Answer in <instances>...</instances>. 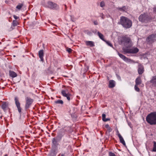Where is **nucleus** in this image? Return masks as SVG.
<instances>
[{"label":"nucleus","instance_id":"c9c22d12","mask_svg":"<svg viewBox=\"0 0 156 156\" xmlns=\"http://www.w3.org/2000/svg\"><path fill=\"white\" fill-rule=\"evenodd\" d=\"M94 24L95 25H98V22L97 21H95L94 22Z\"/></svg>","mask_w":156,"mask_h":156},{"label":"nucleus","instance_id":"6e6552de","mask_svg":"<svg viewBox=\"0 0 156 156\" xmlns=\"http://www.w3.org/2000/svg\"><path fill=\"white\" fill-rule=\"evenodd\" d=\"M61 94L64 97H66L69 101L70 100V97L71 96V95L68 92V90H62Z\"/></svg>","mask_w":156,"mask_h":156},{"label":"nucleus","instance_id":"7ed1b4c3","mask_svg":"<svg viewBox=\"0 0 156 156\" xmlns=\"http://www.w3.org/2000/svg\"><path fill=\"white\" fill-rule=\"evenodd\" d=\"M146 120L151 125H156V112H153L148 115L146 118Z\"/></svg>","mask_w":156,"mask_h":156},{"label":"nucleus","instance_id":"72a5a7b5","mask_svg":"<svg viewBox=\"0 0 156 156\" xmlns=\"http://www.w3.org/2000/svg\"><path fill=\"white\" fill-rule=\"evenodd\" d=\"M107 43V44L109 46H111V47H112V44L109 42V41H107L106 42Z\"/></svg>","mask_w":156,"mask_h":156},{"label":"nucleus","instance_id":"e433bc0d","mask_svg":"<svg viewBox=\"0 0 156 156\" xmlns=\"http://www.w3.org/2000/svg\"><path fill=\"white\" fill-rule=\"evenodd\" d=\"M105 128H106L107 129H108L109 127H110L108 124H106V125H105Z\"/></svg>","mask_w":156,"mask_h":156},{"label":"nucleus","instance_id":"7c9ffc66","mask_svg":"<svg viewBox=\"0 0 156 156\" xmlns=\"http://www.w3.org/2000/svg\"><path fill=\"white\" fill-rule=\"evenodd\" d=\"M105 5V3L103 1H102L100 3V6L101 7H104Z\"/></svg>","mask_w":156,"mask_h":156},{"label":"nucleus","instance_id":"20e7f679","mask_svg":"<svg viewBox=\"0 0 156 156\" xmlns=\"http://www.w3.org/2000/svg\"><path fill=\"white\" fill-rule=\"evenodd\" d=\"M139 20L142 23H147L150 22L151 20V18L147 14L144 13L140 16Z\"/></svg>","mask_w":156,"mask_h":156},{"label":"nucleus","instance_id":"aec40b11","mask_svg":"<svg viewBox=\"0 0 156 156\" xmlns=\"http://www.w3.org/2000/svg\"><path fill=\"white\" fill-rule=\"evenodd\" d=\"M115 86V81L113 80L109 81V87L110 88L114 87Z\"/></svg>","mask_w":156,"mask_h":156},{"label":"nucleus","instance_id":"f3484780","mask_svg":"<svg viewBox=\"0 0 156 156\" xmlns=\"http://www.w3.org/2000/svg\"><path fill=\"white\" fill-rule=\"evenodd\" d=\"M135 84L136 85H139L142 83V81L141 78L140 76L138 77L135 80Z\"/></svg>","mask_w":156,"mask_h":156},{"label":"nucleus","instance_id":"423d86ee","mask_svg":"<svg viewBox=\"0 0 156 156\" xmlns=\"http://www.w3.org/2000/svg\"><path fill=\"white\" fill-rule=\"evenodd\" d=\"M25 100L26 104L25 108L26 110L30 108L34 101V100L30 97H27L25 98Z\"/></svg>","mask_w":156,"mask_h":156},{"label":"nucleus","instance_id":"473e14b6","mask_svg":"<svg viewBox=\"0 0 156 156\" xmlns=\"http://www.w3.org/2000/svg\"><path fill=\"white\" fill-rule=\"evenodd\" d=\"M109 156H116L115 154L112 152H109Z\"/></svg>","mask_w":156,"mask_h":156},{"label":"nucleus","instance_id":"79ce46f5","mask_svg":"<svg viewBox=\"0 0 156 156\" xmlns=\"http://www.w3.org/2000/svg\"><path fill=\"white\" fill-rule=\"evenodd\" d=\"M64 6H65V7L66 8H66H67V6L66 5H64Z\"/></svg>","mask_w":156,"mask_h":156},{"label":"nucleus","instance_id":"4be33fe9","mask_svg":"<svg viewBox=\"0 0 156 156\" xmlns=\"http://www.w3.org/2000/svg\"><path fill=\"white\" fill-rule=\"evenodd\" d=\"M9 75L10 76L13 78L16 77L17 76V74L15 72L11 71H9Z\"/></svg>","mask_w":156,"mask_h":156},{"label":"nucleus","instance_id":"a211bd4d","mask_svg":"<svg viewBox=\"0 0 156 156\" xmlns=\"http://www.w3.org/2000/svg\"><path fill=\"white\" fill-rule=\"evenodd\" d=\"M58 140L55 137L53 138L52 140V146L58 145L59 144L58 143Z\"/></svg>","mask_w":156,"mask_h":156},{"label":"nucleus","instance_id":"9d476101","mask_svg":"<svg viewBox=\"0 0 156 156\" xmlns=\"http://www.w3.org/2000/svg\"><path fill=\"white\" fill-rule=\"evenodd\" d=\"M64 134L65 133L63 129L61 130L58 133L57 135L55 138L58 140V141H60L61 140Z\"/></svg>","mask_w":156,"mask_h":156},{"label":"nucleus","instance_id":"6ab92c4d","mask_svg":"<svg viewBox=\"0 0 156 156\" xmlns=\"http://www.w3.org/2000/svg\"><path fill=\"white\" fill-rule=\"evenodd\" d=\"M118 137L119 138L120 142L122 143L123 145L125 146L126 145V144L125 141L123 138L120 134H118Z\"/></svg>","mask_w":156,"mask_h":156},{"label":"nucleus","instance_id":"0eeeda50","mask_svg":"<svg viewBox=\"0 0 156 156\" xmlns=\"http://www.w3.org/2000/svg\"><path fill=\"white\" fill-rule=\"evenodd\" d=\"M58 145L52 146L51 151L50 155L53 156H55L58 151Z\"/></svg>","mask_w":156,"mask_h":156},{"label":"nucleus","instance_id":"412c9836","mask_svg":"<svg viewBox=\"0 0 156 156\" xmlns=\"http://www.w3.org/2000/svg\"><path fill=\"white\" fill-rule=\"evenodd\" d=\"M151 83L154 86H156V76L153 77L152 80H151Z\"/></svg>","mask_w":156,"mask_h":156},{"label":"nucleus","instance_id":"f704fd0d","mask_svg":"<svg viewBox=\"0 0 156 156\" xmlns=\"http://www.w3.org/2000/svg\"><path fill=\"white\" fill-rule=\"evenodd\" d=\"M13 17L15 19V20H17L19 18V17H18L15 15H14L13 16Z\"/></svg>","mask_w":156,"mask_h":156},{"label":"nucleus","instance_id":"c756f323","mask_svg":"<svg viewBox=\"0 0 156 156\" xmlns=\"http://www.w3.org/2000/svg\"><path fill=\"white\" fill-rule=\"evenodd\" d=\"M138 86L137 85H135L134 86V89L136 91L139 92L140 91V89L138 87Z\"/></svg>","mask_w":156,"mask_h":156},{"label":"nucleus","instance_id":"a878e982","mask_svg":"<svg viewBox=\"0 0 156 156\" xmlns=\"http://www.w3.org/2000/svg\"><path fill=\"white\" fill-rule=\"evenodd\" d=\"M117 9L120 11L124 12L126 10V8L125 6H123L122 7H118Z\"/></svg>","mask_w":156,"mask_h":156},{"label":"nucleus","instance_id":"9b49d317","mask_svg":"<svg viewBox=\"0 0 156 156\" xmlns=\"http://www.w3.org/2000/svg\"><path fill=\"white\" fill-rule=\"evenodd\" d=\"M118 55L120 58L126 62H130L131 61H132L131 60L129 59L128 58L126 57L120 53L119 52L118 53Z\"/></svg>","mask_w":156,"mask_h":156},{"label":"nucleus","instance_id":"1a4fd4ad","mask_svg":"<svg viewBox=\"0 0 156 156\" xmlns=\"http://www.w3.org/2000/svg\"><path fill=\"white\" fill-rule=\"evenodd\" d=\"M15 103L17 108L18 111L20 113L21 112L22 108L20 107V104L19 101V99L17 97L15 98Z\"/></svg>","mask_w":156,"mask_h":156},{"label":"nucleus","instance_id":"58836bf2","mask_svg":"<svg viewBox=\"0 0 156 156\" xmlns=\"http://www.w3.org/2000/svg\"><path fill=\"white\" fill-rule=\"evenodd\" d=\"M101 15L102 16H101V17L103 19H104L105 18L104 15L102 13Z\"/></svg>","mask_w":156,"mask_h":156},{"label":"nucleus","instance_id":"2f4dec72","mask_svg":"<svg viewBox=\"0 0 156 156\" xmlns=\"http://www.w3.org/2000/svg\"><path fill=\"white\" fill-rule=\"evenodd\" d=\"M66 51L69 53H70L71 52L72 50L70 48H66Z\"/></svg>","mask_w":156,"mask_h":156},{"label":"nucleus","instance_id":"393cba45","mask_svg":"<svg viewBox=\"0 0 156 156\" xmlns=\"http://www.w3.org/2000/svg\"><path fill=\"white\" fill-rule=\"evenodd\" d=\"M98 36L99 37V38L101 39L103 41H105L104 39V36L102 34H101L99 32H98Z\"/></svg>","mask_w":156,"mask_h":156},{"label":"nucleus","instance_id":"f8f14e48","mask_svg":"<svg viewBox=\"0 0 156 156\" xmlns=\"http://www.w3.org/2000/svg\"><path fill=\"white\" fill-rule=\"evenodd\" d=\"M155 37L154 35L152 34L150 35L147 39V41L150 43H152L155 40Z\"/></svg>","mask_w":156,"mask_h":156},{"label":"nucleus","instance_id":"bb28decb","mask_svg":"<svg viewBox=\"0 0 156 156\" xmlns=\"http://www.w3.org/2000/svg\"><path fill=\"white\" fill-rule=\"evenodd\" d=\"M151 151L152 152H156V142L155 141L153 142V147Z\"/></svg>","mask_w":156,"mask_h":156},{"label":"nucleus","instance_id":"39448f33","mask_svg":"<svg viewBox=\"0 0 156 156\" xmlns=\"http://www.w3.org/2000/svg\"><path fill=\"white\" fill-rule=\"evenodd\" d=\"M45 7L54 10H57L59 9V6L57 4L51 1L48 2L45 4Z\"/></svg>","mask_w":156,"mask_h":156},{"label":"nucleus","instance_id":"2eb2a0df","mask_svg":"<svg viewBox=\"0 0 156 156\" xmlns=\"http://www.w3.org/2000/svg\"><path fill=\"white\" fill-rule=\"evenodd\" d=\"M8 107V103L4 101L3 102L2 104V108L5 111L6 110Z\"/></svg>","mask_w":156,"mask_h":156},{"label":"nucleus","instance_id":"f03ea898","mask_svg":"<svg viewBox=\"0 0 156 156\" xmlns=\"http://www.w3.org/2000/svg\"><path fill=\"white\" fill-rule=\"evenodd\" d=\"M118 23L126 28H129L132 26V21L128 18L123 16L120 17V21Z\"/></svg>","mask_w":156,"mask_h":156},{"label":"nucleus","instance_id":"b1692460","mask_svg":"<svg viewBox=\"0 0 156 156\" xmlns=\"http://www.w3.org/2000/svg\"><path fill=\"white\" fill-rule=\"evenodd\" d=\"M23 3H19L16 6V8L19 10H20L23 7Z\"/></svg>","mask_w":156,"mask_h":156},{"label":"nucleus","instance_id":"ea45409f","mask_svg":"<svg viewBox=\"0 0 156 156\" xmlns=\"http://www.w3.org/2000/svg\"><path fill=\"white\" fill-rule=\"evenodd\" d=\"M117 135L118 136V134L120 133H119V131L118 130H117Z\"/></svg>","mask_w":156,"mask_h":156},{"label":"nucleus","instance_id":"dca6fc26","mask_svg":"<svg viewBox=\"0 0 156 156\" xmlns=\"http://www.w3.org/2000/svg\"><path fill=\"white\" fill-rule=\"evenodd\" d=\"M85 44L87 46L90 47H93L95 46L94 43L93 41H85Z\"/></svg>","mask_w":156,"mask_h":156},{"label":"nucleus","instance_id":"f257e3e1","mask_svg":"<svg viewBox=\"0 0 156 156\" xmlns=\"http://www.w3.org/2000/svg\"><path fill=\"white\" fill-rule=\"evenodd\" d=\"M120 44H123L125 47L123 48L124 52L128 53H136L139 51V49L137 48H129L132 45V42L129 37L126 36L122 37L120 39Z\"/></svg>","mask_w":156,"mask_h":156},{"label":"nucleus","instance_id":"cd10ccee","mask_svg":"<svg viewBox=\"0 0 156 156\" xmlns=\"http://www.w3.org/2000/svg\"><path fill=\"white\" fill-rule=\"evenodd\" d=\"M55 102L56 104L62 105L63 104V101L61 100H58L56 101H55Z\"/></svg>","mask_w":156,"mask_h":156},{"label":"nucleus","instance_id":"4468645a","mask_svg":"<svg viewBox=\"0 0 156 156\" xmlns=\"http://www.w3.org/2000/svg\"><path fill=\"white\" fill-rule=\"evenodd\" d=\"M38 55L39 58L41 59V60L43 62L44 61V50H40L38 52Z\"/></svg>","mask_w":156,"mask_h":156},{"label":"nucleus","instance_id":"37998d69","mask_svg":"<svg viewBox=\"0 0 156 156\" xmlns=\"http://www.w3.org/2000/svg\"><path fill=\"white\" fill-rule=\"evenodd\" d=\"M7 156V154H5L4 155V156Z\"/></svg>","mask_w":156,"mask_h":156},{"label":"nucleus","instance_id":"c85d7f7f","mask_svg":"<svg viewBox=\"0 0 156 156\" xmlns=\"http://www.w3.org/2000/svg\"><path fill=\"white\" fill-rule=\"evenodd\" d=\"M12 25L14 27L16 26L18 24V23L16 20H13L12 22Z\"/></svg>","mask_w":156,"mask_h":156},{"label":"nucleus","instance_id":"a19ab883","mask_svg":"<svg viewBox=\"0 0 156 156\" xmlns=\"http://www.w3.org/2000/svg\"><path fill=\"white\" fill-rule=\"evenodd\" d=\"M61 156H65L64 154H62L61 155Z\"/></svg>","mask_w":156,"mask_h":156},{"label":"nucleus","instance_id":"4c0bfd02","mask_svg":"<svg viewBox=\"0 0 156 156\" xmlns=\"http://www.w3.org/2000/svg\"><path fill=\"white\" fill-rule=\"evenodd\" d=\"M108 130L109 132H110L112 131V129L110 127H109V128L108 129Z\"/></svg>","mask_w":156,"mask_h":156},{"label":"nucleus","instance_id":"5701e85b","mask_svg":"<svg viewBox=\"0 0 156 156\" xmlns=\"http://www.w3.org/2000/svg\"><path fill=\"white\" fill-rule=\"evenodd\" d=\"M102 119L103 121L104 122H107L108 121H109L110 120V119H106L105 118L106 117V115L105 114H102Z\"/></svg>","mask_w":156,"mask_h":156},{"label":"nucleus","instance_id":"ddd939ff","mask_svg":"<svg viewBox=\"0 0 156 156\" xmlns=\"http://www.w3.org/2000/svg\"><path fill=\"white\" fill-rule=\"evenodd\" d=\"M138 66L139 67L138 69V73L139 74H142L143 73L144 71V66L141 64H139Z\"/></svg>","mask_w":156,"mask_h":156}]
</instances>
